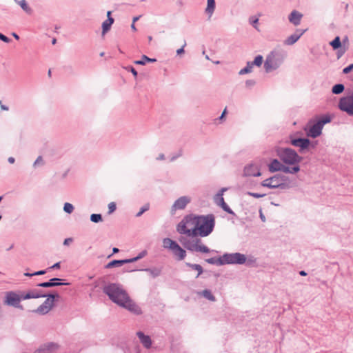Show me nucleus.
Returning <instances> with one entry per match:
<instances>
[{"mask_svg": "<svg viewBox=\"0 0 353 353\" xmlns=\"http://www.w3.org/2000/svg\"><path fill=\"white\" fill-rule=\"evenodd\" d=\"M196 216L190 214L185 216L176 226V231L185 234L179 238V241L188 250L202 253L210 252V249L196 236Z\"/></svg>", "mask_w": 353, "mask_h": 353, "instance_id": "f257e3e1", "label": "nucleus"}, {"mask_svg": "<svg viewBox=\"0 0 353 353\" xmlns=\"http://www.w3.org/2000/svg\"><path fill=\"white\" fill-rule=\"evenodd\" d=\"M103 292L110 299L121 307H123L131 312L140 314V307L130 298L125 290L119 285L111 283L104 287Z\"/></svg>", "mask_w": 353, "mask_h": 353, "instance_id": "f03ea898", "label": "nucleus"}, {"mask_svg": "<svg viewBox=\"0 0 353 353\" xmlns=\"http://www.w3.org/2000/svg\"><path fill=\"white\" fill-rule=\"evenodd\" d=\"M214 216L212 214L196 216V236H208L214 227Z\"/></svg>", "mask_w": 353, "mask_h": 353, "instance_id": "7ed1b4c3", "label": "nucleus"}, {"mask_svg": "<svg viewBox=\"0 0 353 353\" xmlns=\"http://www.w3.org/2000/svg\"><path fill=\"white\" fill-rule=\"evenodd\" d=\"M332 117L329 114H320L310 119V138L315 139L322 134L325 125L332 121Z\"/></svg>", "mask_w": 353, "mask_h": 353, "instance_id": "20e7f679", "label": "nucleus"}, {"mask_svg": "<svg viewBox=\"0 0 353 353\" xmlns=\"http://www.w3.org/2000/svg\"><path fill=\"white\" fill-rule=\"evenodd\" d=\"M163 246L169 250L172 255L179 261L183 260L186 256V252L176 241L170 238L163 240Z\"/></svg>", "mask_w": 353, "mask_h": 353, "instance_id": "39448f33", "label": "nucleus"}, {"mask_svg": "<svg viewBox=\"0 0 353 353\" xmlns=\"http://www.w3.org/2000/svg\"><path fill=\"white\" fill-rule=\"evenodd\" d=\"M277 154L285 163L294 165L299 161V157L292 149L281 148L277 150Z\"/></svg>", "mask_w": 353, "mask_h": 353, "instance_id": "423d86ee", "label": "nucleus"}, {"mask_svg": "<svg viewBox=\"0 0 353 353\" xmlns=\"http://www.w3.org/2000/svg\"><path fill=\"white\" fill-rule=\"evenodd\" d=\"M338 108L342 112L353 117V92L339 99Z\"/></svg>", "mask_w": 353, "mask_h": 353, "instance_id": "0eeeda50", "label": "nucleus"}, {"mask_svg": "<svg viewBox=\"0 0 353 353\" xmlns=\"http://www.w3.org/2000/svg\"><path fill=\"white\" fill-rule=\"evenodd\" d=\"M21 301V296L13 291L6 292L5 294V305L22 308V306L20 305Z\"/></svg>", "mask_w": 353, "mask_h": 353, "instance_id": "6e6552de", "label": "nucleus"}, {"mask_svg": "<svg viewBox=\"0 0 353 353\" xmlns=\"http://www.w3.org/2000/svg\"><path fill=\"white\" fill-rule=\"evenodd\" d=\"M269 170L272 172L281 170L284 172L296 173L299 170V168L294 166L290 168L281 164L277 159H274L269 165Z\"/></svg>", "mask_w": 353, "mask_h": 353, "instance_id": "1a4fd4ad", "label": "nucleus"}, {"mask_svg": "<svg viewBox=\"0 0 353 353\" xmlns=\"http://www.w3.org/2000/svg\"><path fill=\"white\" fill-rule=\"evenodd\" d=\"M284 179L281 175H275L272 177L264 180L261 183V185L263 187H268L269 188H276L284 184Z\"/></svg>", "mask_w": 353, "mask_h": 353, "instance_id": "9d476101", "label": "nucleus"}, {"mask_svg": "<svg viewBox=\"0 0 353 353\" xmlns=\"http://www.w3.org/2000/svg\"><path fill=\"white\" fill-rule=\"evenodd\" d=\"M223 259L227 263L243 264L246 261L245 256L241 253L225 254Z\"/></svg>", "mask_w": 353, "mask_h": 353, "instance_id": "9b49d317", "label": "nucleus"}, {"mask_svg": "<svg viewBox=\"0 0 353 353\" xmlns=\"http://www.w3.org/2000/svg\"><path fill=\"white\" fill-rule=\"evenodd\" d=\"M190 198L185 196L179 198L172 206V213H174L176 210H183L190 202Z\"/></svg>", "mask_w": 353, "mask_h": 353, "instance_id": "f8f14e48", "label": "nucleus"}, {"mask_svg": "<svg viewBox=\"0 0 353 353\" xmlns=\"http://www.w3.org/2000/svg\"><path fill=\"white\" fill-rule=\"evenodd\" d=\"M54 298V295H50L44 303L38 307L37 311L42 314L48 312L52 307Z\"/></svg>", "mask_w": 353, "mask_h": 353, "instance_id": "ddd939ff", "label": "nucleus"}, {"mask_svg": "<svg viewBox=\"0 0 353 353\" xmlns=\"http://www.w3.org/2000/svg\"><path fill=\"white\" fill-rule=\"evenodd\" d=\"M139 259H140L139 256H137V257H135V258H132V259H126V260H114L110 263H108L105 268H114L115 266H119V265H122L125 263H132V262H134L136 261H137Z\"/></svg>", "mask_w": 353, "mask_h": 353, "instance_id": "4468645a", "label": "nucleus"}, {"mask_svg": "<svg viewBox=\"0 0 353 353\" xmlns=\"http://www.w3.org/2000/svg\"><path fill=\"white\" fill-rule=\"evenodd\" d=\"M244 173L246 176H258L261 175V172L258 167L252 164L245 168Z\"/></svg>", "mask_w": 353, "mask_h": 353, "instance_id": "2eb2a0df", "label": "nucleus"}, {"mask_svg": "<svg viewBox=\"0 0 353 353\" xmlns=\"http://www.w3.org/2000/svg\"><path fill=\"white\" fill-rule=\"evenodd\" d=\"M137 336L140 339V341L143 345V346L146 348H149L151 347L152 345V341L149 336L145 335L141 332H138L137 333Z\"/></svg>", "mask_w": 353, "mask_h": 353, "instance_id": "dca6fc26", "label": "nucleus"}, {"mask_svg": "<svg viewBox=\"0 0 353 353\" xmlns=\"http://www.w3.org/2000/svg\"><path fill=\"white\" fill-rule=\"evenodd\" d=\"M302 17L303 15L300 12L294 10L289 16V21L294 26H297L300 23Z\"/></svg>", "mask_w": 353, "mask_h": 353, "instance_id": "f3484780", "label": "nucleus"}, {"mask_svg": "<svg viewBox=\"0 0 353 353\" xmlns=\"http://www.w3.org/2000/svg\"><path fill=\"white\" fill-rule=\"evenodd\" d=\"M304 31L297 30L294 34L290 36L285 41L288 45L294 44L303 34Z\"/></svg>", "mask_w": 353, "mask_h": 353, "instance_id": "a211bd4d", "label": "nucleus"}, {"mask_svg": "<svg viewBox=\"0 0 353 353\" xmlns=\"http://www.w3.org/2000/svg\"><path fill=\"white\" fill-rule=\"evenodd\" d=\"M292 144L300 147L301 149H305L309 146V140L306 139H294L292 141Z\"/></svg>", "mask_w": 353, "mask_h": 353, "instance_id": "6ab92c4d", "label": "nucleus"}, {"mask_svg": "<svg viewBox=\"0 0 353 353\" xmlns=\"http://www.w3.org/2000/svg\"><path fill=\"white\" fill-rule=\"evenodd\" d=\"M59 281H60L59 279L54 278V279H50L48 282L39 283L38 285V286L43 287V288H50V287L58 286V285H62L63 283L57 282Z\"/></svg>", "mask_w": 353, "mask_h": 353, "instance_id": "aec40b11", "label": "nucleus"}, {"mask_svg": "<svg viewBox=\"0 0 353 353\" xmlns=\"http://www.w3.org/2000/svg\"><path fill=\"white\" fill-rule=\"evenodd\" d=\"M264 67L267 72H270L274 68H275V63L274 60V57L272 56H268L265 61Z\"/></svg>", "mask_w": 353, "mask_h": 353, "instance_id": "412c9836", "label": "nucleus"}, {"mask_svg": "<svg viewBox=\"0 0 353 353\" xmlns=\"http://www.w3.org/2000/svg\"><path fill=\"white\" fill-rule=\"evenodd\" d=\"M114 22V19L112 17H109L102 24V34H105L110 28L112 24Z\"/></svg>", "mask_w": 353, "mask_h": 353, "instance_id": "4be33fe9", "label": "nucleus"}, {"mask_svg": "<svg viewBox=\"0 0 353 353\" xmlns=\"http://www.w3.org/2000/svg\"><path fill=\"white\" fill-rule=\"evenodd\" d=\"M345 90V86L342 83L335 84L332 88V92L334 94H341Z\"/></svg>", "mask_w": 353, "mask_h": 353, "instance_id": "5701e85b", "label": "nucleus"}, {"mask_svg": "<svg viewBox=\"0 0 353 353\" xmlns=\"http://www.w3.org/2000/svg\"><path fill=\"white\" fill-rule=\"evenodd\" d=\"M215 8V1L214 0H208V5L205 9V12L209 14L210 17L212 16Z\"/></svg>", "mask_w": 353, "mask_h": 353, "instance_id": "b1692460", "label": "nucleus"}, {"mask_svg": "<svg viewBox=\"0 0 353 353\" xmlns=\"http://www.w3.org/2000/svg\"><path fill=\"white\" fill-rule=\"evenodd\" d=\"M199 294L202 295L203 297L211 301H215L216 298L214 295H212V292L209 290H204L201 292H199Z\"/></svg>", "mask_w": 353, "mask_h": 353, "instance_id": "393cba45", "label": "nucleus"}, {"mask_svg": "<svg viewBox=\"0 0 353 353\" xmlns=\"http://www.w3.org/2000/svg\"><path fill=\"white\" fill-rule=\"evenodd\" d=\"M147 61L148 62H156L157 60L155 59L149 58L145 55H143L141 60L135 61H134V63L137 65H145V62H147Z\"/></svg>", "mask_w": 353, "mask_h": 353, "instance_id": "a878e982", "label": "nucleus"}, {"mask_svg": "<svg viewBox=\"0 0 353 353\" xmlns=\"http://www.w3.org/2000/svg\"><path fill=\"white\" fill-rule=\"evenodd\" d=\"M330 45L334 50H337L341 47V42L339 36L336 37L330 43Z\"/></svg>", "mask_w": 353, "mask_h": 353, "instance_id": "bb28decb", "label": "nucleus"}, {"mask_svg": "<svg viewBox=\"0 0 353 353\" xmlns=\"http://www.w3.org/2000/svg\"><path fill=\"white\" fill-rule=\"evenodd\" d=\"M19 4L26 12L28 14L32 13L31 8L28 6L27 2L25 0H21L19 1Z\"/></svg>", "mask_w": 353, "mask_h": 353, "instance_id": "cd10ccee", "label": "nucleus"}, {"mask_svg": "<svg viewBox=\"0 0 353 353\" xmlns=\"http://www.w3.org/2000/svg\"><path fill=\"white\" fill-rule=\"evenodd\" d=\"M253 65H254V64L252 63H248L246 67L240 70L239 74H243L245 73L250 72L252 71V68Z\"/></svg>", "mask_w": 353, "mask_h": 353, "instance_id": "c85d7f7f", "label": "nucleus"}, {"mask_svg": "<svg viewBox=\"0 0 353 353\" xmlns=\"http://www.w3.org/2000/svg\"><path fill=\"white\" fill-rule=\"evenodd\" d=\"M187 265L188 266H190V268H192V269L198 271L197 276H199L203 272V268H202V267L200 265H198V264H190V263H187Z\"/></svg>", "mask_w": 353, "mask_h": 353, "instance_id": "c756f323", "label": "nucleus"}, {"mask_svg": "<svg viewBox=\"0 0 353 353\" xmlns=\"http://www.w3.org/2000/svg\"><path fill=\"white\" fill-rule=\"evenodd\" d=\"M90 220L94 223H98L102 221V216L100 214H92L90 216Z\"/></svg>", "mask_w": 353, "mask_h": 353, "instance_id": "7c9ffc66", "label": "nucleus"}, {"mask_svg": "<svg viewBox=\"0 0 353 353\" xmlns=\"http://www.w3.org/2000/svg\"><path fill=\"white\" fill-rule=\"evenodd\" d=\"M263 63V57L261 55H258L255 57L252 63L256 66H261Z\"/></svg>", "mask_w": 353, "mask_h": 353, "instance_id": "2f4dec72", "label": "nucleus"}, {"mask_svg": "<svg viewBox=\"0 0 353 353\" xmlns=\"http://www.w3.org/2000/svg\"><path fill=\"white\" fill-rule=\"evenodd\" d=\"M63 210L65 212L70 214L72 212V211L74 210V207L72 204H70L69 203H65L64 204Z\"/></svg>", "mask_w": 353, "mask_h": 353, "instance_id": "473e14b6", "label": "nucleus"}, {"mask_svg": "<svg viewBox=\"0 0 353 353\" xmlns=\"http://www.w3.org/2000/svg\"><path fill=\"white\" fill-rule=\"evenodd\" d=\"M150 208L149 203H146L144 205L140 210V211L137 214V216H140L143 212L148 210Z\"/></svg>", "mask_w": 353, "mask_h": 353, "instance_id": "72a5a7b5", "label": "nucleus"}, {"mask_svg": "<svg viewBox=\"0 0 353 353\" xmlns=\"http://www.w3.org/2000/svg\"><path fill=\"white\" fill-rule=\"evenodd\" d=\"M221 206L225 211L228 212V213H230V214L233 213L232 211L231 210V209L229 208V206L225 202L224 199H222V203H221Z\"/></svg>", "mask_w": 353, "mask_h": 353, "instance_id": "f704fd0d", "label": "nucleus"}, {"mask_svg": "<svg viewBox=\"0 0 353 353\" xmlns=\"http://www.w3.org/2000/svg\"><path fill=\"white\" fill-rule=\"evenodd\" d=\"M46 273V270H40L32 274L25 273L24 275L26 276H32L34 275H43Z\"/></svg>", "mask_w": 353, "mask_h": 353, "instance_id": "c9c22d12", "label": "nucleus"}, {"mask_svg": "<svg viewBox=\"0 0 353 353\" xmlns=\"http://www.w3.org/2000/svg\"><path fill=\"white\" fill-rule=\"evenodd\" d=\"M116 210V204L114 202H111L108 204V214L112 213Z\"/></svg>", "mask_w": 353, "mask_h": 353, "instance_id": "e433bc0d", "label": "nucleus"}, {"mask_svg": "<svg viewBox=\"0 0 353 353\" xmlns=\"http://www.w3.org/2000/svg\"><path fill=\"white\" fill-rule=\"evenodd\" d=\"M47 350L49 351H54L58 348V345L54 343H50L46 345Z\"/></svg>", "mask_w": 353, "mask_h": 353, "instance_id": "4c0bfd02", "label": "nucleus"}, {"mask_svg": "<svg viewBox=\"0 0 353 353\" xmlns=\"http://www.w3.org/2000/svg\"><path fill=\"white\" fill-rule=\"evenodd\" d=\"M224 191H225V189H222V190H221V193H219V194H218L216 195V199L217 200V203H218L220 205H221V203H222V199H224L223 198V196H222V195H223V192Z\"/></svg>", "mask_w": 353, "mask_h": 353, "instance_id": "58836bf2", "label": "nucleus"}, {"mask_svg": "<svg viewBox=\"0 0 353 353\" xmlns=\"http://www.w3.org/2000/svg\"><path fill=\"white\" fill-rule=\"evenodd\" d=\"M21 297V300H26L29 299H34V296L31 295L30 292H28L26 294L20 295Z\"/></svg>", "mask_w": 353, "mask_h": 353, "instance_id": "ea45409f", "label": "nucleus"}, {"mask_svg": "<svg viewBox=\"0 0 353 353\" xmlns=\"http://www.w3.org/2000/svg\"><path fill=\"white\" fill-rule=\"evenodd\" d=\"M352 70H353V63L350 64L343 70V74H348Z\"/></svg>", "mask_w": 353, "mask_h": 353, "instance_id": "a19ab883", "label": "nucleus"}, {"mask_svg": "<svg viewBox=\"0 0 353 353\" xmlns=\"http://www.w3.org/2000/svg\"><path fill=\"white\" fill-rule=\"evenodd\" d=\"M30 293H31V295L34 296V299L39 298V297H41V296H45V295L41 294L37 290L30 291Z\"/></svg>", "mask_w": 353, "mask_h": 353, "instance_id": "79ce46f5", "label": "nucleus"}, {"mask_svg": "<svg viewBox=\"0 0 353 353\" xmlns=\"http://www.w3.org/2000/svg\"><path fill=\"white\" fill-rule=\"evenodd\" d=\"M0 39L6 43H9L10 39L3 34L0 33Z\"/></svg>", "mask_w": 353, "mask_h": 353, "instance_id": "37998d69", "label": "nucleus"}, {"mask_svg": "<svg viewBox=\"0 0 353 353\" xmlns=\"http://www.w3.org/2000/svg\"><path fill=\"white\" fill-rule=\"evenodd\" d=\"M72 238H68V239H65L63 241V244L65 245H68L70 243L72 242Z\"/></svg>", "mask_w": 353, "mask_h": 353, "instance_id": "c03bdc74", "label": "nucleus"}, {"mask_svg": "<svg viewBox=\"0 0 353 353\" xmlns=\"http://www.w3.org/2000/svg\"><path fill=\"white\" fill-rule=\"evenodd\" d=\"M250 195L252 196L254 198H261L263 196V194H259L257 193H249Z\"/></svg>", "mask_w": 353, "mask_h": 353, "instance_id": "a18cd8bd", "label": "nucleus"}, {"mask_svg": "<svg viewBox=\"0 0 353 353\" xmlns=\"http://www.w3.org/2000/svg\"><path fill=\"white\" fill-rule=\"evenodd\" d=\"M60 268V262L54 263L50 269H59Z\"/></svg>", "mask_w": 353, "mask_h": 353, "instance_id": "49530a36", "label": "nucleus"}, {"mask_svg": "<svg viewBox=\"0 0 353 353\" xmlns=\"http://www.w3.org/2000/svg\"><path fill=\"white\" fill-rule=\"evenodd\" d=\"M43 159L41 157H39L34 162V165L42 163Z\"/></svg>", "mask_w": 353, "mask_h": 353, "instance_id": "de8ad7c7", "label": "nucleus"}, {"mask_svg": "<svg viewBox=\"0 0 353 353\" xmlns=\"http://www.w3.org/2000/svg\"><path fill=\"white\" fill-rule=\"evenodd\" d=\"M317 141L310 140V148H314L316 146Z\"/></svg>", "mask_w": 353, "mask_h": 353, "instance_id": "09e8293b", "label": "nucleus"}, {"mask_svg": "<svg viewBox=\"0 0 353 353\" xmlns=\"http://www.w3.org/2000/svg\"><path fill=\"white\" fill-rule=\"evenodd\" d=\"M130 71L133 74V75L137 77V72L136 71V70L133 68V67H131L130 68Z\"/></svg>", "mask_w": 353, "mask_h": 353, "instance_id": "8fccbe9b", "label": "nucleus"}, {"mask_svg": "<svg viewBox=\"0 0 353 353\" xmlns=\"http://www.w3.org/2000/svg\"><path fill=\"white\" fill-rule=\"evenodd\" d=\"M0 106H1V110H8V108L7 106L3 105L1 101H0Z\"/></svg>", "mask_w": 353, "mask_h": 353, "instance_id": "3c124183", "label": "nucleus"}, {"mask_svg": "<svg viewBox=\"0 0 353 353\" xmlns=\"http://www.w3.org/2000/svg\"><path fill=\"white\" fill-rule=\"evenodd\" d=\"M258 18L250 19V22L253 26H254L258 22Z\"/></svg>", "mask_w": 353, "mask_h": 353, "instance_id": "603ef678", "label": "nucleus"}, {"mask_svg": "<svg viewBox=\"0 0 353 353\" xmlns=\"http://www.w3.org/2000/svg\"><path fill=\"white\" fill-rule=\"evenodd\" d=\"M8 162L10 163H14V159L13 157H9L8 158Z\"/></svg>", "mask_w": 353, "mask_h": 353, "instance_id": "864d4df0", "label": "nucleus"}, {"mask_svg": "<svg viewBox=\"0 0 353 353\" xmlns=\"http://www.w3.org/2000/svg\"><path fill=\"white\" fill-rule=\"evenodd\" d=\"M183 52H184L183 48H180V49L177 50L176 53H177L178 54H180L183 53Z\"/></svg>", "mask_w": 353, "mask_h": 353, "instance_id": "5fc2aeb1", "label": "nucleus"}, {"mask_svg": "<svg viewBox=\"0 0 353 353\" xmlns=\"http://www.w3.org/2000/svg\"><path fill=\"white\" fill-rule=\"evenodd\" d=\"M140 17H141L140 16L134 17L133 19H132L133 23H134L137 21H138Z\"/></svg>", "mask_w": 353, "mask_h": 353, "instance_id": "6e6d98bb", "label": "nucleus"}, {"mask_svg": "<svg viewBox=\"0 0 353 353\" xmlns=\"http://www.w3.org/2000/svg\"><path fill=\"white\" fill-rule=\"evenodd\" d=\"M206 261L208 263H214V259L211 258V259H207Z\"/></svg>", "mask_w": 353, "mask_h": 353, "instance_id": "4d7b16f0", "label": "nucleus"}, {"mask_svg": "<svg viewBox=\"0 0 353 353\" xmlns=\"http://www.w3.org/2000/svg\"><path fill=\"white\" fill-rule=\"evenodd\" d=\"M343 53H344V51L341 52V51L339 50V51L338 52V53H337V57H338V58H340V57L342 56V54H343Z\"/></svg>", "mask_w": 353, "mask_h": 353, "instance_id": "13d9d810", "label": "nucleus"}, {"mask_svg": "<svg viewBox=\"0 0 353 353\" xmlns=\"http://www.w3.org/2000/svg\"><path fill=\"white\" fill-rule=\"evenodd\" d=\"M12 35L17 39V40H19V37L18 34H17L16 33L13 32L12 34Z\"/></svg>", "mask_w": 353, "mask_h": 353, "instance_id": "bf43d9fd", "label": "nucleus"}, {"mask_svg": "<svg viewBox=\"0 0 353 353\" xmlns=\"http://www.w3.org/2000/svg\"><path fill=\"white\" fill-rule=\"evenodd\" d=\"M225 114H226V108L224 109L220 119H222L225 116Z\"/></svg>", "mask_w": 353, "mask_h": 353, "instance_id": "052dcab7", "label": "nucleus"}, {"mask_svg": "<svg viewBox=\"0 0 353 353\" xmlns=\"http://www.w3.org/2000/svg\"><path fill=\"white\" fill-rule=\"evenodd\" d=\"M119 249L117 248H114L112 250V252L114 254L119 252Z\"/></svg>", "mask_w": 353, "mask_h": 353, "instance_id": "680f3d73", "label": "nucleus"}, {"mask_svg": "<svg viewBox=\"0 0 353 353\" xmlns=\"http://www.w3.org/2000/svg\"><path fill=\"white\" fill-rule=\"evenodd\" d=\"M131 28L134 30V31H136L137 30V28L135 27V25L134 23H132V24L131 25Z\"/></svg>", "mask_w": 353, "mask_h": 353, "instance_id": "e2e57ef3", "label": "nucleus"}, {"mask_svg": "<svg viewBox=\"0 0 353 353\" xmlns=\"http://www.w3.org/2000/svg\"><path fill=\"white\" fill-rule=\"evenodd\" d=\"M300 274L302 275V276H306L307 273L305 271H301L300 272Z\"/></svg>", "mask_w": 353, "mask_h": 353, "instance_id": "0e129e2a", "label": "nucleus"}, {"mask_svg": "<svg viewBox=\"0 0 353 353\" xmlns=\"http://www.w3.org/2000/svg\"><path fill=\"white\" fill-rule=\"evenodd\" d=\"M246 83H247L248 85H253V84H254V82H252V81H248L246 82Z\"/></svg>", "mask_w": 353, "mask_h": 353, "instance_id": "69168bd1", "label": "nucleus"}, {"mask_svg": "<svg viewBox=\"0 0 353 353\" xmlns=\"http://www.w3.org/2000/svg\"><path fill=\"white\" fill-rule=\"evenodd\" d=\"M48 75L49 77H51L52 72H51L50 69L48 70Z\"/></svg>", "mask_w": 353, "mask_h": 353, "instance_id": "338daca9", "label": "nucleus"}, {"mask_svg": "<svg viewBox=\"0 0 353 353\" xmlns=\"http://www.w3.org/2000/svg\"><path fill=\"white\" fill-rule=\"evenodd\" d=\"M110 14H111V12H110V11H108V12H107V17H108V19H109V17H110Z\"/></svg>", "mask_w": 353, "mask_h": 353, "instance_id": "774afa93", "label": "nucleus"}]
</instances>
